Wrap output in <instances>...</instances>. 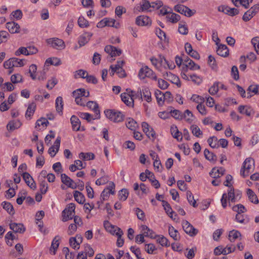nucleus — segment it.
Segmentation results:
<instances>
[{
  "label": "nucleus",
  "mask_w": 259,
  "mask_h": 259,
  "mask_svg": "<svg viewBox=\"0 0 259 259\" xmlns=\"http://www.w3.org/2000/svg\"><path fill=\"white\" fill-rule=\"evenodd\" d=\"M133 91L129 92V94L122 93L120 95L122 101L128 106H131L134 105V100L132 97L133 96Z\"/></svg>",
  "instance_id": "nucleus-11"
},
{
  "label": "nucleus",
  "mask_w": 259,
  "mask_h": 259,
  "mask_svg": "<svg viewBox=\"0 0 259 259\" xmlns=\"http://www.w3.org/2000/svg\"><path fill=\"white\" fill-rule=\"evenodd\" d=\"M168 233L171 237L175 240H178L180 237L178 235V231L176 230L172 226H169L168 229Z\"/></svg>",
  "instance_id": "nucleus-41"
},
{
  "label": "nucleus",
  "mask_w": 259,
  "mask_h": 259,
  "mask_svg": "<svg viewBox=\"0 0 259 259\" xmlns=\"http://www.w3.org/2000/svg\"><path fill=\"white\" fill-rule=\"evenodd\" d=\"M192 134L196 137H199L202 135V132L200 130V128L196 125H192L191 126Z\"/></svg>",
  "instance_id": "nucleus-46"
},
{
  "label": "nucleus",
  "mask_w": 259,
  "mask_h": 259,
  "mask_svg": "<svg viewBox=\"0 0 259 259\" xmlns=\"http://www.w3.org/2000/svg\"><path fill=\"white\" fill-rule=\"evenodd\" d=\"M2 205L10 214L13 215L15 213L14 207L11 203L4 201L2 203Z\"/></svg>",
  "instance_id": "nucleus-28"
},
{
  "label": "nucleus",
  "mask_w": 259,
  "mask_h": 259,
  "mask_svg": "<svg viewBox=\"0 0 259 259\" xmlns=\"http://www.w3.org/2000/svg\"><path fill=\"white\" fill-rule=\"evenodd\" d=\"M187 61H189V62L186 64L188 65L189 69L191 70H196L200 69V66L197 64L195 63L194 62L191 60L190 58H188Z\"/></svg>",
  "instance_id": "nucleus-48"
},
{
  "label": "nucleus",
  "mask_w": 259,
  "mask_h": 259,
  "mask_svg": "<svg viewBox=\"0 0 259 259\" xmlns=\"http://www.w3.org/2000/svg\"><path fill=\"white\" fill-rule=\"evenodd\" d=\"M155 97L157 101V103L159 105H162L164 102V94L159 90H157L155 92Z\"/></svg>",
  "instance_id": "nucleus-34"
},
{
  "label": "nucleus",
  "mask_w": 259,
  "mask_h": 259,
  "mask_svg": "<svg viewBox=\"0 0 259 259\" xmlns=\"http://www.w3.org/2000/svg\"><path fill=\"white\" fill-rule=\"evenodd\" d=\"M106 116L114 122H119L123 120L124 115L121 112L114 109H107L104 111Z\"/></svg>",
  "instance_id": "nucleus-1"
},
{
  "label": "nucleus",
  "mask_w": 259,
  "mask_h": 259,
  "mask_svg": "<svg viewBox=\"0 0 259 259\" xmlns=\"http://www.w3.org/2000/svg\"><path fill=\"white\" fill-rule=\"evenodd\" d=\"M166 19L172 23H176L181 19V16L177 14L169 11V14L166 15Z\"/></svg>",
  "instance_id": "nucleus-23"
},
{
  "label": "nucleus",
  "mask_w": 259,
  "mask_h": 259,
  "mask_svg": "<svg viewBox=\"0 0 259 259\" xmlns=\"http://www.w3.org/2000/svg\"><path fill=\"white\" fill-rule=\"evenodd\" d=\"M165 79L170 80L172 83L177 84L178 87L181 86L180 80L178 77L170 72H165L163 75Z\"/></svg>",
  "instance_id": "nucleus-12"
},
{
  "label": "nucleus",
  "mask_w": 259,
  "mask_h": 259,
  "mask_svg": "<svg viewBox=\"0 0 259 259\" xmlns=\"http://www.w3.org/2000/svg\"><path fill=\"white\" fill-rule=\"evenodd\" d=\"M247 91L251 92L254 94H259V85H250Z\"/></svg>",
  "instance_id": "nucleus-64"
},
{
  "label": "nucleus",
  "mask_w": 259,
  "mask_h": 259,
  "mask_svg": "<svg viewBox=\"0 0 259 259\" xmlns=\"http://www.w3.org/2000/svg\"><path fill=\"white\" fill-rule=\"evenodd\" d=\"M78 24L80 27H87L89 25V22L83 17H79Z\"/></svg>",
  "instance_id": "nucleus-60"
},
{
  "label": "nucleus",
  "mask_w": 259,
  "mask_h": 259,
  "mask_svg": "<svg viewBox=\"0 0 259 259\" xmlns=\"http://www.w3.org/2000/svg\"><path fill=\"white\" fill-rule=\"evenodd\" d=\"M93 34L91 32H84L78 38V42L80 47L84 46L86 44L90 38L92 36Z\"/></svg>",
  "instance_id": "nucleus-17"
},
{
  "label": "nucleus",
  "mask_w": 259,
  "mask_h": 259,
  "mask_svg": "<svg viewBox=\"0 0 259 259\" xmlns=\"http://www.w3.org/2000/svg\"><path fill=\"white\" fill-rule=\"evenodd\" d=\"M225 168L222 167H221L219 168L213 167L209 172V175L212 178L217 179L221 177L220 175L223 176L225 174Z\"/></svg>",
  "instance_id": "nucleus-18"
},
{
  "label": "nucleus",
  "mask_w": 259,
  "mask_h": 259,
  "mask_svg": "<svg viewBox=\"0 0 259 259\" xmlns=\"http://www.w3.org/2000/svg\"><path fill=\"white\" fill-rule=\"evenodd\" d=\"M48 45L56 49H61L65 48L64 42L63 40L58 38H51L47 39Z\"/></svg>",
  "instance_id": "nucleus-6"
},
{
  "label": "nucleus",
  "mask_w": 259,
  "mask_h": 259,
  "mask_svg": "<svg viewBox=\"0 0 259 259\" xmlns=\"http://www.w3.org/2000/svg\"><path fill=\"white\" fill-rule=\"evenodd\" d=\"M207 142L209 145L212 148L219 147L218 139L215 136H212L209 138L207 140Z\"/></svg>",
  "instance_id": "nucleus-38"
},
{
  "label": "nucleus",
  "mask_w": 259,
  "mask_h": 259,
  "mask_svg": "<svg viewBox=\"0 0 259 259\" xmlns=\"http://www.w3.org/2000/svg\"><path fill=\"white\" fill-rule=\"evenodd\" d=\"M252 163H254V160L251 158H247L243 162L240 170V175L243 178H245L249 175Z\"/></svg>",
  "instance_id": "nucleus-4"
},
{
  "label": "nucleus",
  "mask_w": 259,
  "mask_h": 259,
  "mask_svg": "<svg viewBox=\"0 0 259 259\" xmlns=\"http://www.w3.org/2000/svg\"><path fill=\"white\" fill-rule=\"evenodd\" d=\"M37 70V66L35 64H31L29 67V73H30V77L33 80L36 79V75L34 73Z\"/></svg>",
  "instance_id": "nucleus-57"
},
{
  "label": "nucleus",
  "mask_w": 259,
  "mask_h": 259,
  "mask_svg": "<svg viewBox=\"0 0 259 259\" xmlns=\"http://www.w3.org/2000/svg\"><path fill=\"white\" fill-rule=\"evenodd\" d=\"M170 112L171 114V116L176 119H182V113L180 110L176 109L173 110H171Z\"/></svg>",
  "instance_id": "nucleus-54"
},
{
  "label": "nucleus",
  "mask_w": 259,
  "mask_h": 259,
  "mask_svg": "<svg viewBox=\"0 0 259 259\" xmlns=\"http://www.w3.org/2000/svg\"><path fill=\"white\" fill-rule=\"evenodd\" d=\"M136 23L139 26H148L151 25L152 21L147 16H139L136 19Z\"/></svg>",
  "instance_id": "nucleus-9"
},
{
  "label": "nucleus",
  "mask_w": 259,
  "mask_h": 259,
  "mask_svg": "<svg viewBox=\"0 0 259 259\" xmlns=\"http://www.w3.org/2000/svg\"><path fill=\"white\" fill-rule=\"evenodd\" d=\"M187 199L190 204L192 205L194 207L197 206L196 201L194 199V196L190 191H187Z\"/></svg>",
  "instance_id": "nucleus-42"
},
{
  "label": "nucleus",
  "mask_w": 259,
  "mask_h": 259,
  "mask_svg": "<svg viewBox=\"0 0 259 259\" xmlns=\"http://www.w3.org/2000/svg\"><path fill=\"white\" fill-rule=\"evenodd\" d=\"M21 54H23L25 55H29V53L27 48L20 47L15 53V55L17 56H20Z\"/></svg>",
  "instance_id": "nucleus-55"
},
{
  "label": "nucleus",
  "mask_w": 259,
  "mask_h": 259,
  "mask_svg": "<svg viewBox=\"0 0 259 259\" xmlns=\"http://www.w3.org/2000/svg\"><path fill=\"white\" fill-rule=\"evenodd\" d=\"M73 195L75 200L78 203L83 204L84 202L85 197L82 193L78 191H75Z\"/></svg>",
  "instance_id": "nucleus-29"
},
{
  "label": "nucleus",
  "mask_w": 259,
  "mask_h": 259,
  "mask_svg": "<svg viewBox=\"0 0 259 259\" xmlns=\"http://www.w3.org/2000/svg\"><path fill=\"white\" fill-rule=\"evenodd\" d=\"M6 27L11 33L19 32L20 26L18 23L14 21L7 23Z\"/></svg>",
  "instance_id": "nucleus-19"
},
{
  "label": "nucleus",
  "mask_w": 259,
  "mask_h": 259,
  "mask_svg": "<svg viewBox=\"0 0 259 259\" xmlns=\"http://www.w3.org/2000/svg\"><path fill=\"white\" fill-rule=\"evenodd\" d=\"M118 232L116 233V235L118 237L116 245L118 247H121L123 245L124 240L122 238V236L123 234L122 231L119 228H117Z\"/></svg>",
  "instance_id": "nucleus-30"
},
{
  "label": "nucleus",
  "mask_w": 259,
  "mask_h": 259,
  "mask_svg": "<svg viewBox=\"0 0 259 259\" xmlns=\"http://www.w3.org/2000/svg\"><path fill=\"white\" fill-rule=\"evenodd\" d=\"M39 183H40V191L41 193L42 194H45L48 189V184L44 179H39Z\"/></svg>",
  "instance_id": "nucleus-45"
},
{
  "label": "nucleus",
  "mask_w": 259,
  "mask_h": 259,
  "mask_svg": "<svg viewBox=\"0 0 259 259\" xmlns=\"http://www.w3.org/2000/svg\"><path fill=\"white\" fill-rule=\"evenodd\" d=\"M79 157L84 160H90L94 159L95 158V155L92 153L81 152L79 154Z\"/></svg>",
  "instance_id": "nucleus-37"
},
{
  "label": "nucleus",
  "mask_w": 259,
  "mask_h": 259,
  "mask_svg": "<svg viewBox=\"0 0 259 259\" xmlns=\"http://www.w3.org/2000/svg\"><path fill=\"white\" fill-rule=\"evenodd\" d=\"M20 195H21V196L18 197L16 200V202L19 205H21L23 203V201L26 198L27 192L25 191H22L21 192H20L19 196H20Z\"/></svg>",
  "instance_id": "nucleus-58"
},
{
  "label": "nucleus",
  "mask_w": 259,
  "mask_h": 259,
  "mask_svg": "<svg viewBox=\"0 0 259 259\" xmlns=\"http://www.w3.org/2000/svg\"><path fill=\"white\" fill-rule=\"evenodd\" d=\"M126 127L132 131H135L138 124L137 122L132 118H128L127 119V122L126 123Z\"/></svg>",
  "instance_id": "nucleus-35"
},
{
  "label": "nucleus",
  "mask_w": 259,
  "mask_h": 259,
  "mask_svg": "<svg viewBox=\"0 0 259 259\" xmlns=\"http://www.w3.org/2000/svg\"><path fill=\"white\" fill-rule=\"evenodd\" d=\"M239 112L243 114H245L247 116H250L252 114V109L247 106L240 105L238 107Z\"/></svg>",
  "instance_id": "nucleus-25"
},
{
  "label": "nucleus",
  "mask_w": 259,
  "mask_h": 259,
  "mask_svg": "<svg viewBox=\"0 0 259 259\" xmlns=\"http://www.w3.org/2000/svg\"><path fill=\"white\" fill-rule=\"evenodd\" d=\"M193 115L192 113L188 109L186 110L184 113H182V119H185L186 121L189 123H191L192 122L193 119L192 117H193Z\"/></svg>",
  "instance_id": "nucleus-40"
},
{
  "label": "nucleus",
  "mask_w": 259,
  "mask_h": 259,
  "mask_svg": "<svg viewBox=\"0 0 259 259\" xmlns=\"http://www.w3.org/2000/svg\"><path fill=\"white\" fill-rule=\"evenodd\" d=\"M57 82V79L56 78L53 77L51 79L48 80L46 87L49 90H52Z\"/></svg>",
  "instance_id": "nucleus-63"
},
{
  "label": "nucleus",
  "mask_w": 259,
  "mask_h": 259,
  "mask_svg": "<svg viewBox=\"0 0 259 259\" xmlns=\"http://www.w3.org/2000/svg\"><path fill=\"white\" fill-rule=\"evenodd\" d=\"M141 228L143 235H144L145 236L149 237L151 238H154L155 237L156 235L154 232L147 226L142 225Z\"/></svg>",
  "instance_id": "nucleus-21"
},
{
  "label": "nucleus",
  "mask_w": 259,
  "mask_h": 259,
  "mask_svg": "<svg viewBox=\"0 0 259 259\" xmlns=\"http://www.w3.org/2000/svg\"><path fill=\"white\" fill-rule=\"evenodd\" d=\"M247 195L250 202L254 204L258 203L259 201L258 198L255 193L251 189H247Z\"/></svg>",
  "instance_id": "nucleus-24"
},
{
  "label": "nucleus",
  "mask_w": 259,
  "mask_h": 259,
  "mask_svg": "<svg viewBox=\"0 0 259 259\" xmlns=\"http://www.w3.org/2000/svg\"><path fill=\"white\" fill-rule=\"evenodd\" d=\"M128 195V190L126 189H122L120 191L119 194V199L122 201H125L126 200Z\"/></svg>",
  "instance_id": "nucleus-51"
},
{
  "label": "nucleus",
  "mask_w": 259,
  "mask_h": 259,
  "mask_svg": "<svg viewBox=\"0 0 259 259\" xmlns=\"http://www.w3.org/2000/svg\"><path fill=\"white\" fill-rule=\"evenodd\" d=\"M63 99L61 97H58L56 99L55 105L56 111L60 113L62 112L63 107Z\"/></svg>",
  "instance_id": "nucleus-36"
},
{
  "label": "nucleus",
  "mask_w": 259,
  "mask_h": 259,
  "mask_svg": "<svg viewBox=\"0 0 259 259\" xmlns=\"http://www.w3.org/2000/svg\"><path fill=\"white\" fill-rule=\"evenodd\" d=\"M174 10L177 12L188 17H191L196 12L195 10H192L188 7L181 4L176 5L174 8Z\"/></svg>",
  "instance_id": "nucleus-3"
},
{
  "label": "nucleus",
  "mask_w": 259,
  "mask_h": 259,
  "mask_svg": "<svg viewBox=\"0 0 259 259\" xmlns=\"http://www.w3.org/2000/svg\"><path fill=\"white\" fill-rule=\"evenodd\" d=\"M35 109H36L35 103L34 102H32L31 104H30L28 105V108H27L26 113H25L26 118H29V119H31V116L34 113Z\"/></svg>",
  "instance_id": "nucleus-22"
},
{
  "label": "nucleus",
  "mask_w": 259,
  "mask_h": 259,
  "mask_svg": "<svg viewBox=\"0 0 259 259\" xmlns=\"http://www.w3.org/2000/svg\"><path fill=\"white\" fill-rule=\"evenodd\" d=\"M232 210L234 211L237 212V214H239V213H242L247 211L245 206L241 204H239L234 206L232 207Z\"/></svg>",
  "instance_id": "nucleus-44"
},
{
  "label": "nucleus",
  "mask_w": 259,
  "mask_h": 259,
  "mask_svg": "<svg viewBox=\"0 0 259 259\" xmlns=\"http://www.w3.org/2000/svg\"><path fill=\"white\" fill-rule=\"evenodd\" d=\"M225 11V14L231 16H234L237 15L239 13V10L236 8H231L228 6Z\"/></svg>",
  "instance_id": "nucleus-50"
},
{
  "label": "nucleus",
  "mask_w": 259,
  "mask_h": 259,
  "mask_svg": "<svg viewBox=\"0 0 259 259\" xmlns=\"http://www.w3.org/2000/svg\"><path fill=\"white\" fill-rule=\"evenodd\" d=\"M21 125V123L19 120H13L10 121L7 125L8 130L14 131L18 128Z\"/></svg>",
  "instance_id": "nucleus-26"
},
{
  "label": "nucleus",
  "mask_w": 259,
  "mask_h": 259,
  "mask_svg": "<svg viewBox=\"0 0 259 259\" xmlns=\"http://www.w3.org/2000/svg\"><path fill=\"white\" fill-rule=\"evenodd\" d=\"M83 238L80 235H77L75 237H71L69 239V243L71 246H73L72 242L76 243L79 245L82 241Z\"/></svg>",
  "instance_id": "nucleus-43"
},
{
  "label": "nucleus",
  "mask_w": 259,
  "mask_h": 259,
  "mask_svg": "<svg viewBox=\"0 0 259 259\" xmlns=\"http://www.w3.org/2000/svg\"><path fill=\"white\" fill-rule=\"evenodd\" d=\"M86 106L91 109H92L95 113V118H99L100 112L99 109L98 104L95 101H89L87 103Z\"/></svg>",
  "instance_id": "nucleus-16"
},
{
  "label": "nucleus",
  "mask_w": 259,
  "mask_h": 259,
  "mask_svg": "<svg viewBox=\"0 0 259 259\" xmlns=\"http://www.w3.org/2000/svg\"><path fill=\"white\" fill-rule=\"evenodd\" d=\"M22 176L25 183L29 187H30L31 189L33 190L36 189V184L32 177L30 175V174L28 172H23Z\"/></svg>",
  "instance_id": "nucleus-10"
},
{
  "label": "nucleus",
  "mask_w": 259,
  "mask_h": 259,
  "mask_svg": "<svg viewBox=\"0 0 259 259\" xmlns=\"http://www.w3.org/2000/svg\"><path fill=\"white\" fill-rule=\"evenodd\" d=\"M220 84V83L219 82H214L213 85L208 90L209 94L211 95L216 94L219 91Z\"/></svg>",
  "instance_id": "nucleus-47"
},
{
  "label": "nucleus",
  "mask_w": 259,
  "mask_h": 259,
  "mask_svg": "<svg viewBox=\"0 0 259 259\" xmlns=\"http://www.w3.org/2000/svg\"><path fill=\"white\" fill-rule=\"evenodd\" d=\"M141 10L142 11L151 12L152 10L150 9V3L147 0H143L140 3Z\"/></svg>",
  "instance_id": "nucleus-32"
},
{
  "label": "nucleus",
  "mask_w": 259,
  "mask_h": 259,
  "mask_svg": "<svg viewBox=\"0 0 259 259\" xmlns=\"http://www.w3.org/2000/svg\"><path fill=\"white\" fill-rule=\"evenodd\" d=\"M78 115L81 118L83 119L87 120L88 122L91 121V120L95 119V118H93L91 114L88 113H84V112H79L78 113Z\"/></svg>",
  "instance_id": "nucleus-59"
},
{
  "label": "nucleus",
  "mask_w": 259,
  "mask_h": 259,
  "mask_svg": "<svg viewBox=\"0 0 259 259\" xmlns=\"http://www.w3.org/2000/svg\"><path fill=\"white\" fill-rule=\"evenodd\" d=\"M10 228L13 230L14 232L20 234L23 233L26 230L22 224L16 223H10Z\"/></svg>",
  "instance_id": "nucleus-15"
},
{
  "label": "nucleus",
  "mask_w": 259,
  "mask_h": 259,
  "mask_svg": "<svg viewBox=\"0 0 259 259\" xmlns=\"http://www.w3.org/2000/svg\"><path fill=\"white\" fill-rule=\"evenodd\" d=\"M142 127L143 132L146 134V136L150 139L152 138V140H154L155 138L156 133L153 128L150 127L149 125L146 122H142Z\"/></svg>",
  "instance_id": "nucleus-7"
},
{
  "label": "nucleus",
  "mask_w": 259,
  "mask_h": 259,
  "mask_svg": "<svg viewBox=\"0 0 259 259\" xmlns=\"http://www.w3.org/2000/svg\"><path fill=\"white\" fill-rule=\"evenodd\" d=\"M162 205L164 207V208L167 214L170 213V214H171V213H173L174 212L172 211L171 206L170 204L165 200H162Z\"/></svg>",
  "instance_id": "nucleus-56"
},
{
  "label": "nucleus",
  "mask_w": 259,
  "mask_h": 259,
  "mask_svg": "<svg viewBox=\"0 0 259 259\" xmlns=\"http://www.w3.org/2000/svg\"><path fill=\"white\" fill-rule=\"evenodd\" d=\"M217 50V54L222 57H225L229 55V49L225 45H220Z\"/></svg>",
  "instance_id": "nucleus-20"
},
{
  "label": "nucleus",
  "mask_w": 259,
  "mask_h": 259,
  "mask_svg": "<svg viewBox=\"0 0 259 259\" xmlns=\"http://www.w3.org/2000/svg\"><path fill=\"white\" fill-rule=\"evenodd\" d=\"M143 96L145 98V99L148 102H150L151 101V92L148 88H145L142 90Z\"/></svg>",
  "instance_id": "nucleus-52"
},
{
  "label": "nucleus",
  "mask_w": 259,
  "mask_h": 259,
  "mask_svg": "<svg viewBox=\"0 0 259 259\" xmlns=\"http://www.w3.org/2000/svg\"><path fill=\"white\" fill-rule=\"evenodd\" d=\"M11 81L13 83H16L22 81V76L20 74H13L11 77Z\"/></svg>",
  "instance_id": "nucleus-53"
},
{
  "label": "nucleus",
  "mask_w": 259,
  "mask_h": 259,
  "mask_svg": "<svg viewBox=\"0 0 259 259\" xmlns=\"http://www.w3.org/2000/svg\"><path fill=\"white\" fill-rule=\"evenodd\" d=\"M204 155L205 158L210 161L215 162L217 161V156L212 152H210L207 149L204 151Z\"/></svg>",
  "instance_id": "nucleus-31"
},
{
  "label": "nucleus",
  "mask_w": 259,
  "mask_h": 259,
  "mask_svg": "<svg viewBox=\"0 0 259 259\" xmlns=\"http://www.w3.org/2000/svg\"><path fill=\"white\" fill-rule=\"evenodd\" d=\"M61 182L68 187L73 189L77 188V185L74 183V181L65 174H61Z\"/></svg>",
  "instance_id": "nucleus-8"
},
{
  "label": "nucleus",
  "mask_w": 259,
  "mask_h": 259,
  "mask_svg": "<svg viewBox=\"0 0 259 259\" xmlns=\"http://www.w3.org/2000/svg\"><path fill=\"white\" fill-rule=\"evenodd\" d=\"M14 59L11 58L4 63V67L6 69H11L15 67Z\"/></svg>",
  "instance_id": "nucleus-49"
},
{
  "label": "nucleus",
  "mask_w": 259,
  "mask_h": 259,
  "mask_svg": "<svg viewBox=\"0 0 259 259\" xmlns=\"http://www.w3.org/2000/svg\"><path fill=\"white\" fill-rule=\"evenodd\" d=\"M170 131L174 138L176 139L178 141H179L180 139H182V133L178 131L177 126H171Z\"/></svg>",
  "instance_id": "nucleus-33"
},
{
  "label": "nucleus",
  "mask_w": 259,
  "mask_h": 259,
  "mask_svg": "<svg viewBox=\"0 0 259 259\" xmlns=\"http://www.w3.org/2000/svg\"><path fill=\"white\" fill-rule=\"evenodd\" d=\"M251 43L253 45L256 52L259 54V37H253L251 39Z\"/></svg>",
  "instance_id": "nucleus-62"
},
{
  "label": "nucleus",
  "mask_w": 259,
  "mask_h": 259,
  "mask_svg": "<svg viewBox=\"0 0 259 259\" xmlns=\"http://www.w3.org/2000/svg\"><path fill=\"white\" fill-rule=\"evenodd\" d=\"M73 96H75L76 95H78L82 97H88L90 96V92L89 91L86 92L84 89L80 88L77 89L75 91H74L72 92Z\"/></svg>",
  "instance_id": "nucleus-27"
},
{
  "label": "nucleus",
  "mask_w": 259,
  "mask_h": 259,
  "mask_svg": "<svg viewBox=\"0 0 259 259\" xmlns=\"http://www.w3.org/2000/svg\"><path fill=\"white\" fill-rule=\"evenodd\" d=\"M75 205L74 203H71L67 205L65 209L62 211V221L67 222L72 219L75 214Z\"/></svg>",
  "instance_id": "nucleus-2"
},
{
  "label": "nucleus",
  "mask_w": 259,
  "mask_h": 259,
  "mask_svg": "<svg viewBox=\"0 0 259 259\" xmlns=\"http://www.w3.org/2000/svg\"><path fill=\"white\" fill-rule=\"evenodd\" d=\"M70 121L73 131H84L85 129L83 127H80V121L76 116L72 115L70 118Z\"/></svg>",
  "instance_id": "nucleus-14"
},
{
  "label": "nucleus",
  "mask_w": 259,
  "mask_h": 259,
  "mask_svg": "<svg viewBox=\"0 0 259 259\" xmlns=\"http://www.w3.org/2000/svg\"><path fill=\"white\" fill-rule=\"evenodd\" d=\"M156 34L161 39L166 40V37L165 33L161 30L160 28H157L155 31Z\"/></svg>",
  "instance_id": "nucleus-61"
},
{
  "label": "nucleus",
  "mask_w": 259,
  "mask_h": 259,
  "mask_svg": "<svg viewBox=\"0 0 259 259\" xmlns=\"http://www.w3.org/2000/svg\"><path fill=\"white\" fill-rule=\"evenodd\" d=\"M182 226L185 233L190 236H194L198 233V230L186 220L182 221Z\"/></svg>",
  "instance_id": "nucleus-5"
},
{
  "label": "nucleus",
  "mask_w": 259,
  "mask_h": 259,
  "mask_svg": "<svg viewBox=\"0 0 259 259\" xmlns=\"http://www.w3.org/2000/svg\"><path fill=\"white\" fill-rule=\"evenodd\" d=\"M239 236H241V233L239 231L232 230L229 232V239L231 242H234L235 240Z\"/></svg>",
  "instance_id": "nucleus-39"
},
{
  "label": "nucleus",
  "mask_w": 259,
  "mask_h": 259,
  "mask_svg": "<svg viewBox=\"0 0 259 259\" xmlns=\"http://www.w3.org/2000/svg\"><path fill=\"white\" fill-rule=\"evenodd\" d=\"M60 142L61 138L60 137H58L56 139L54 145L49 149L48 153L51 155L52 157H54L56 154L58 152L60 145Z\"/></svg>",
  "instance_id": "nucleus-13"
}]
</instances>
